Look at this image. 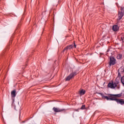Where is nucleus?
<instances>
[{"instance_id":"9","label":"nucleus","mask_w":124,"mask_h":124,"mask_svg":"<svg viewBox=\"0 0 124 124\" xmlns=\"http://www.w3.org/2000/svg\"><path fill=\"white\" fill-rule=\"evenodd\" d=\"M115 101L117 102L118 104H121V105H124V101L123 100V99H116L115 100Z\"/></svg>"},{"instance_id":"1","label":"nucleus","mask_w":124,"mask_h":124,"mask_svg":"<svg viewBox=\"0 0 124 124\" xmlns=\"http://www.w3.org/2000/svg\"><path fill=\"white\" fill-rule=\"evenodd\" d=\"M16 90L12 91L11 92L12 97V107H14L15 110H16V107L14 106V102H15V97H16Z\"/></svg>"},{"instance_id":"16","label":"nucleus","mask_w":124,"mask_h":124,"mask_svg":"<svg viewBox=\"0 0 124 124\" xmlns=\"http://www.w3.org/2000/svg\"><path fill=\"white\" fill-rule=\"evenodd\" d=\"M123 18V16H119L117 18V21H120Z\"/></svg>"},{"instance_id":"7","label":"nucleus","mask_w":124,"mask_h":124,"mask_svg":"<svg viewBox=\"0 0 124 124\" xmlns=\"http://www.w3.org/2000/svg\"><path fill=\"white\" fill-rule=\"evenodd\" d=\"M52 110L54 111L55 113H59L60 112H62L63 111H65V109L64 108H59L53 107Z\"/></svg>"},{"instance_id":"8","label":"nucleus","mask_w":124,"mask_h":124,"mask_svg":"<svg viewBox=\"0 0 124 124\" xmlns=\"http://www.w3.org/2000/svg\"><path fill=\"white\" fill-rule=\"evenodd\" d=\"M86 93V90L84 89H81L78 92V94H79L80 96H82V95H84Z\"/></svg>"},{"instance_id":"23","label":"nucleus","mask_w":124,"mask_h":124,"mask_svg":"<svg viewBox=\"0 0 124 124\" xmlns=\"http://www.w3.org/2000/svg\"><path fill=\"white\" fill-rule=\"evenodd\" d=\"M76 111H77V112H78V109H77Z\"/></svg>"},{"instance_id":"10","label":"nucleus","mask_w":124,"mask_h":124,"mask_svg":"<svg viewBox=\"0 0 124 124\" xmlns=\"http://www.w3.org/2000/svg\"><path fill=\"white\" fill-rule=\"evenodd\" d=\"M119 29L120 28L117 25H114L112 27V30H113L114 31H118Z\"/></svg>"},{"instance_id":"14","label":"nucleus","mask_w":124,"mask_h":124,"mask_svg":"<svg viewBox=\"0 0 124 124\" xmlns=\"http://www.w3.org/2000/svg\"><path fill=\"white\" fill-rule=\"evenodd\" d=\"M122 93L114 94V97H116V96H117V97H120V96H122Z\"/></svg>"},{"instance_id":"17","label":"nucleus","mask_w":124,"mask_h":124,"mask_svg":"<svg viewBox=\"0 0 124 124\" xmlns=\"http://www.w3.org/2000/svg\"><path fill=\"white\" fill-rule=\"evenodd\" d=\"M121 72L119 71L118 74V77L121 78Z\"/></svg>"},{"instance_id":"24","label":"nucleus","mask_w":124,"mask_h":124,"mask_svg":"<svg viewBox=\"0 0 124 124\" xmlns=\"http://www.w3.org/2000/svg\"><path fill=\"white\" fill-rule=\"evenodd\" d=\"M23 123H25V121H23Z\"/></svg>"},{"instance_id":"15","label":"nucleus","mask_w":124,"mask_h":124,"mask_svg":"<svg viewBox=\"0 0 124 124\" xmlns=\"http://www.w3.org/2000/svg\"><path fill=\"white\" fill-rule=\"evenodd\" d=\"M86 109L85 105H82L81 107L80 108L81 110H85Z\"/></svg>"},{"instance_id":"22","label":"nucleus","mask_w":124,"mask_h":124,"mask_svg":"<svg viewBox=\"0 0 124 124\" xmlns=\"http://www.w3.org/2000/svg\"><path fill=\"white\" fill-rule=\"evenodd\" d=\"M117 89H120V87H117Z\"/></svg>"},{"instance_id":"20","label":"nucleus","mask_w":124,"mask_h":124,"mask_svg":"<svg viewBox=\"0 0 124 124\" xmlns=\"http://www.w3.org/2000/svg\"><path fill=\"white\" fill-rule=\"evenodd\" d=\"M20 115H21V111H19V118Z\"/></svg>"},{"instance_id":"25","label":"nucleus","mask_w":124,"mask_h":124,"mask_svg":"<svg viewBox=\"0 0 124 124\" xmlns=\"http://www.w3.org/2000/svg\"><path fill=\"white\" fill-rule=\"evenodd\" d=\"M100 93V94H101V93Z\"/></svg>"},{"instance_id":"12","label":"nucleus","mask_w":124,"mask_h":124,"mask_svg":"<svg viewBox=\"0 0 124 124\" xmlns=\"http://www.w3.org/2000/svg\"><path fill=\"white\" fill-rule=\"evenodd\" d=\"M122 58H123V55H122V54L119 53L117 55V59H118V60H121Z\"/></svg>"},{"instance_id":"13","label":"nucleus","mask_w":124,"mask_h":124,"mask_svg":"<svg viewBox=\"0 0 124 124\" xmlns=\"http://www.w3.org/2000/svg\"><path fill=\"white\" fill-rule=\"evenodd\" d=\"M121 83L123 84L124 86V76H123L121 78Z\"/></svg>"},{"instance_id":"5","label":"nucleus","mask_w":124,"mask_h":124,"mask_svg":"<svg viewBox=\"0 0 124 124\" xmlns=\"http://www.w3.org/2000/svg\"><path fill=\"white\" fill-rule=\"evenodd\" d=\"M116 64V59L114 57H110L109 58V65L112 66V65H115Z\"/></svg>"},{"instance_id":"21","label":"nucleus","mask_w":124,"mask_h":124,"mask_svg":"<svg viewBox=\"0 0 124 124\" xmlns=\"http://www.w3.org/2000/svg\"><path fill=\"white\" fill-rule=\"evenodd\" d=\"M12 15H13V14H11L10 15V16H12Z\"/></svg>"},{"instance_id":"3","label":"nucleus","mask_w":124,"mask_h":124,"mask_svg":"<svg viewBox=\"0 0 124 124\" xmlns=\"http://www.w3.org/2000/svg\"><path fill=\"white\" fill-rule=\"evenodd\" d=\"M119 85V81H112V82H109L108 85V88L110 89H115L116 87H118Z\"/></svg>"},{"instance_id":"2","label":"nucleus","mask_w":124,"mask_h":124,"mask_svg":"<svg viewBox=\"0 0 124 124\" xmlns=\"http://www.w3.org/2000/svg\"><path fill=\"white\" fill-rule=\"evenodd\" d=\"M108 96H105V95H103L102 98H105V99H107V100H109V101H112V100H114V101H116V97H115L114 94H109L108 95Z\"/></svg>"},{"instance_id":"19","label":"nucleus","mask_w":124,"mask_h":124,"mask_svg":"<svg viewBox=\"0 0 124 124\" xmlns=\"http://www.w3.org/2000/svg\"><path fill=\"white\" fill-rule=\"evenodd\" d=\"M109 51H110V50L109 49H108L107 50V52L108 53V52H109Z\"/></svg>"},{"instance_id":"11","label":"nucleus","mask_w":124,"mask_h":124,"mask_svg":"<svg viewBox=\"0 0 124 124\" xmlns=\"http://www.w3.org/2000/svg\"><path fill=\"white\" fill-rule=\"evenodd\" d=\"M121 12H119L118 15L119 16H124V7H121Z\"/></svg>"},{"instance_id":"6","label":"nucleus","mask_w":124,"mask_h":124,"mask_svg":"<svg viewBox=\"0 0 124 124\" xmlns=\"http://www.w3.org/2000/svg\"><path fill=\"white\" fill-rule=\"evenodd\" d=\"M74 47H75V48H76V45L75 44V43H74V45L72 44L66 46V47H64L62 52H64V51H67L68 50H71V49H73Z\"/></svg>"},{"instance_id":"4","label":"nucleus","mask_w":124,"mask_h":124,"mask_svg":"<svg viewBox=\"0 0 124 124\" xmlns=\"http://www.w3.org/2000/svg\"><path fill=\"white\" fill-rule=\"evenodd\" d=\"M77 75V72L75 71L71 73L68 77H67L65 78V81H69L72 78H74L75 76Z\"/></svg>"},{"instance_id":"18","label":"nucleus","mask_w":124,"mask_h":124,"mask_svg":"<svg viewBox=\"0 0 124 124\" xmlns=\"http://www.w3.org/2000/svg\"><path fill=\"white\" fill-rule=\"evenodd\" d=\"M124 33L122 34V37H121L122 40H124Z\"/></svg>"}]
</instances>
